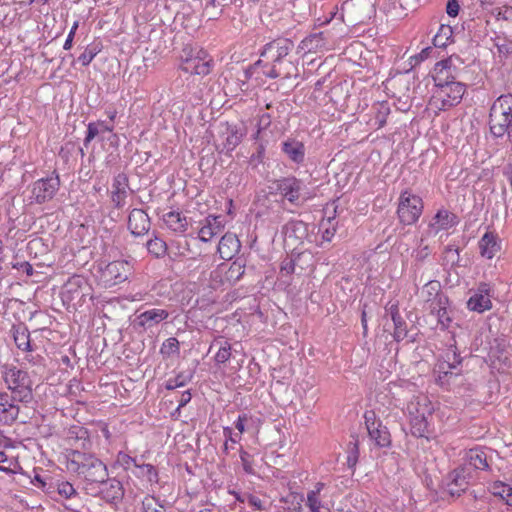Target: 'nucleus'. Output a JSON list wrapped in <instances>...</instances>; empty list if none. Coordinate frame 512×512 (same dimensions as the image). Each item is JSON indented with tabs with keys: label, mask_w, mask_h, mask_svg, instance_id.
<instances>
[{
	"label": "nucleus",
	"mask_w": 512,
	"mask_h": 512,
	"mask_svg": "<svg viewBox=\"0 0 512 512\" xmlns=\"http://www.w3.org/2000/svg\"><path fill=\"white\" fill-rule=\"evenodd\" d=\"M468 459L470 465H472L476 469L485 470L489 468L487 456L483 451H480L478 449H471L468 452Z\"/></svg>",
	"instance_id": "obj_36"
},
{
	"label": "nucleus",
	"mask_w": 512,
	"mask_h": 512,
	"mask_svg": "<svg viewBox=\"0 0 512 512\" xmlns=\"http://www.w3.org/2000/svg\"><path fill=\"white\" fill-rule=\"evenodd\" d=\"M467 307L472 311L483 313L492 308V302L489 297H486V295L475 293L469 298Z\"/></svg>",
	"instance_id": "obj_30"
},
{
	"label": "nucleus",
	"mask_w": 512,
	"mask_h": 512,
	"mask_svg": "<svg viewBox=\"0 0 512 512\" xmlns=\"http://www.w3.org/2000/svg\"><path fill=\"white\" fill-rule=\"evenodd\" d=\"M19 402L7 392H0V423L4 425L13 424L20 412Z\"/></svg>",
	"instance_id": "obj_11"
},
{
	"label": "nucleus",
	"mask_w": 512,
	"mask_h": 512,
	"mask_svg": "<svg viewBox=\"0 0 512 512\" xmlns=\"http://www.w3.org/2000/svg\"><path fill=\"white\" fill-rule=\"evenodd\" d=\"M276 190L291 204L298 205L303 183L301 180L290 176L275 181Z\"/></svg>",
	"instance_id": "obj_10"
},
{
	"label": "nucleus",
	"mask_w": 512,
	"mask_h": 512,
	"mask_svg": "<svg viewBox=\"0 0 512 512\" xmlns=\"http://www.w3.org/2000/svg\"><path fill=\"white\" fill-rule=\"evenodd\" d=\"M100 125L102 122H92L88 124L86 136L83 145L87 148L90 142L100 133Z\"/></svg>",
	"instance_id": "obj_47"
},
{
	"label": "nucleus",
	"mask_w": 512,
	"mask_h": 512,
	"mask_svg": "<svg viewBox=\"0 0 512 512\" xmlns=\"http://www.w3.org/2000/svg\"><path fill=\"white\" fill-rule=\"evenodd\" d=\"M492 489H493V491H492L493 495L499 496L503 500H505L506 499V495L505 494L508 493L506 491V489H509V485L504 484L502 482H496V483H494Z\"/></svg>",
	"instance_id": "obj_55"
},
{
	"label": "nucleus",
	"mask_w": 512,
	"mask_h": 512,
	"mask_svg": "<svg viewBox=\"0 0 512 512\" xmlns=\"http://www.w3.org/2000/svg\"><path fill=\"white\" fill-rule=\"evenodd\" d=\"M310 233V225L302 220L292 219L282 227L285 239L298 244H303L305 240L312 242Z\"/></svg>",
	"instance_id": "obj_9"
},
{
	"label": "nucleus",
	"mask_w": 512,
	"mask_h": 512,
	"mask_svg": "<svg viewBox=\"0 0 512 512\" xmlns=\"http://www.w3.org/2000/svg\"><path fill=\"white\" fill-rule=\"evenodd\" d=\"M96 484L97 487L94 485L88 492L91 496L98 497L111 506H117L122 502L125 489L121 481L107 476Z\"/></svg>",
	"instance_id": "obj_5"
},
{
	"label": "nucleus",
	"mask_w": 512,
	"mask_h": 512,
	"mask_svg": "<svg viewBox=\"0 0 512 512\" xmlns=\"http://www.w3.org/2000/svg\"><path fill=\"white\" fill-rule=\"evenodd\" d=\"M222 228L223 223L221 216L209 215L205 219V224L201 227V229L198 232L199 239L203 242H208L213 238V236L220 233Z\"/></svg>",
	"instance_id": "obj_21"
},
{
	"label": "nucleus",
	"mask_w": 512,
	"mask_h": 512,
	"mask_svg": "<svg viewBox=\"0 0 512 512\" xmlns=\"http://www.w3.org/2000/svg\"><path fill=\"white\" fill-rule=\"evenodd\" d=\"M129 181L125 173H119L113 179L111 200L116 208H122L127 196L126 189L128 188Z\"/></svg>",
	"instance_id": "obj_19"
},
{
	"label": "nucleus",
	"mask_w": 512,
	"mask_h": 512,
	"mask_svg": "<svg viewBox=\"0 0 512 512\" xmlns=\"http://www.w3.org/2000/svg\"><path fill=\"white\" fill-rule=\"evenodd\" d=\"M500 53L509 54L512 52V43L504 41L502 44H497Z\"/></svg>",
	"instance_id": "obj_64"
},
{
	"label": "nucleus",
	"mask_w": 512,
	"mask_h": 512,
	"mask_svg": "<svg viewBox=\"0 0 512 512\" xmlns=\"http://www.w3.org/2000/svg\"><path fill=\"white\" fill-rule=\"evenodd\" d=\"M448 63L449 60L438 62L435 68L437 73L436 76H434L435 85L438 87L437 95L434 96V103L440 101L441 105L437 106V108L443 111L458 105L466 90L465 84L454 81L453 76H442L444 74V70L448 68Z\"/></svg>",
	"instance_id": "obj_3"
},
{
	"label": "nucleus",
	"mask_w": 512,
	"mask_h": 512,
	"mask_svg": "<svg viewBox=\"0 0 512 512\" xmlns=\"http://www.w3.org/2000/svg\"><path fill=\"white\" fill-rule=\"evenodd\" d=\"M15 269H22L28 276H31L34 272L32 265L29 262H21L12 265Z\"/></svg>",
	"instance_id": "obj_61"
},
{
	"label": "nucleus",
	"mask_w": 512,
	"mask_h": 512,
	"mask_svg": "<svg viewBox=\"0 0 512 512\" xmlns=\"http://www.w3.org/2000/svg\"><path fill=\"white\" fill-rule=\"evenodd\" d=\"M13 337L16 346L23 351H31L30 332L26 327H14Z\"/></svg>",
	"instance_id": "obj_32"
},
{
	"label": "nucleus",
	"mask_w": 512,
	"mask_h": 512,
	"mask_svg": "<svg viewBox=\"0 0 512 512\" xmlns=\"http://www.w3.org/2000/svg\"><path fill=\"white\" fill-rule=\"evenodd\" d=\"M66 468L86 483L87 491L108 476V468L101 459L93 453L78 449L67 451Z\"/></svg>",
	"instance_id": "obj_1"
},
{
	"label": "nucleus",
	"mask_w": 512,
	"mask_h": 512,
	"mask_svg": "<svg viewBox=\"0 0 512 512\" xmlns=\"http://www.w3.org/2000/svg\"><path fill=\"white\" fill-rule=\"evenodd\" d=\"M391 319L394 324L393 337L395 341L400 342L405 339L408 335L407 323L399 313L397 304H392L389 308Z\"/></svg>",
	"instance_id": "obj_22"
},
{
	"label": "nucleus",
	"mask_w": 512,
	"mask_h": 512,
	"mask_svg": "<svg viewBox=\"0 0 512 512\" xmlns=\"http://www.w3.org/2000/svg\"><path fill=\"white\" fill-rule=\"evenodd\" d=\"M128 229L134 236L146 234L150 229V218L142 209H133L128 217Z\"/></svg>",
	"instance_id": "obj_13"
},
{
	"label": "nucleus",
	"mask_w": 512,
	"mask_h": 512,
	"mask_svg": "<svg viewBox=\"0 0 512 512\" xmlns=\"http://www.w3.org/2000/svg\"><path fill=\"white\" fill-rule=\"evenodd\" d=\"M129 264L126 261H113L106 265L103 276L113 285L120 284L128 279Z\"/></svg>",
	"instance_id": "obj_12"
},
{
	"label": "nucleus",
	"mask_w": 512,
	"mask_h": 512,
	"mask_svg": "<svg viewBox=\"0 0 512 512\" xmlns=\"http://www.w3.org/2000/svg\"><path fill=\"white\" fill-rule=\"evenodd\" d=\"M190 401H191V393H190V391L189 390L184 391L181 394V397H180V400H179V404H178V407H177V411H179L182 407L186 406Z\"/></svg>",
	"instance_id": "obj_63"
},
{
	"label": "nucleus",
	"mask_w": 512,
	"mask_h": 512,
	"mask_svg": "<svg viewBox=\"0 0 512 512\" xmlns=\"http://www.w3.org/2000/svg\"><path fill=\"white\" fill-rule=\"evenodd\" d=\"M169 312L165 309L153 308L139 314L136 318V325L143 329H150L160 322L166 320Z\"/></svg>",
	"instance_id": "obj_16"
},
{
	"label": "nucleus",
	"mask_w": 512,
	"mask_h": 512,
	"mask_svg": "<svg viewBox=\"0 0 512 512\" xmlns=\"http://www.w3.org/2000/svg\"><path fill=\"white\" fill-rule=\"evenodd\" d=\"M78 26H79L78 21H75L73 23L71 29H70V32H69V34L67 36L66 41L64 43L63 48L65 50H70L72 48L73 39H74L75 33H76L77 29H78Z\"/></svg>",
	"instance_id": "obj_57"
},
{
	"label": "nucleus",
	"mask_w": 512,
	"mask_h": 512,
	"mask_svg": "<svg viewBox=\"0 0 512 512\" xmlns=\"http://www.w3.org/2000/svg\"><path fill=\"white\" fill-rule=\"evenodd\" d=\"M146 246L148 252L155 256L156 258L163 257L167 252L166 242L158 237L150 239L147 242Z\"/></svg>",
	"instance_id": "obj_39"
},
{
	"label": "nucleus",
	"mask_w": 512,
	"mask_h": 512,
	"mask_svg": "<svg viewBox=\"0 0 512 512\" xmlns=\"http://www.w3.org/2000/svg\"><path fill=\"white\" fill-rule=\"evenodd\" d=\"M492 14L496 17L497 20H505L509 21L512 20V7L511 6H504L495 8L492 11Z\"/></svg>",
	"instance_id": "obj_49"
},
{
	"label": "nucleus",
	"mask_w": 512,
	"mask_h": 512,
	"mask_svg": "<svg viewBox=\"0 0 512 512\" xmlns=\"http://www.w3.org/2000/svg\"><path fill=\"white\" fill-rule=\"evenodd\" d=\"M422 211L423 201L419 196L411 194L408 190L401 193L397 209L401 223L404 225L414 224L419 219Z\"/></svg>",
	"instance_id": "obj_6"
},
{
	"label": "nucleus",
	"mask_w": 512,
	"mask_h": 512,
	"mask_svg": "<svg viewBox=\"0 0 512 512\" xmlns=\"http://www.w3.org/2000/svg\"><path fill=\"white\" fill-rule=\"evenodd\" d=\"M452 34L453 32L449 25H441L433 38V45L438 48H445Z\"/></svg>",
	"instance_id": "obj_40"
},
{
	"label": "nucleus",
	"mask_w": 512,
	"mask_h": 512,
	"mask_svg": "<svg viewBox=\"0 0 512 512\" xmlns=\"http://www.w3.org/2000/svg\"><path fill=\"white\" fill-rule=\"evenodd\" d=\"M136 471L139 473L138 477H144L150 483L158 482V472L151 464H138Z\"/></svg>",
	"instance_id": "obj_41"
},
{
	"label": "nucleus",
	"mask_w": 512,
	"mask_h": 512,
	"mask_svg": "<svg viewBox=\"0 0 512 512\" xmlns=\"http://www.w3.org/2000/svg\"><path fill=\"white\" fill-rule=\"evenodd\" d=\"M215 345L219 346L218 351H217V353L215 355V358H214L216 364L220 365V364L226 363L230 359V357L232 355V352H231L232 351V346H231V344L227 340H224L223 338H220V339L215 340L211 344L209 350L213 349V347Z\"/></svg>",
	"instance_id": "obj_29"
},
{
	"label": "nucleus",
	"mask_w": 512,
	"mask_h": 512,
	"mask_svg": "<svg viewBox=\"0 0 512 512\" xmlns=\"http://www.w3.org/2000/svg\"><path fill=\"white\" fill-rule=\"evenodd\" d=\"M446 257L451 260L452 263L458 261L459 250L453 246H447L445 248Z\"/></svg>",
	"instance_id": "obj_60"
},
{
	"label": "nucleus",
	"mask_w": 512,
	"mask_h": 512,
	"mask_svg": "<svg viewBox=\"0 0 512 512\" xmlns=\"http://www.w3.org/2000/svg\"><path fill=\"white\" fill-rule=\"evenodd\" d=\"M240 248L241 243L237 236L232 233H226L221 237L217 250L222 259L230 260L240 251Z\"/></svg>",
	"instance_id": "obj_17"
},
{
	"label": "nucleus",
	"mask_w": 512,
	"mask_h": 512,
	"mask_svg": "<svg viewBox=\"0 0 512 512\" xmlns=\"http://www.w3.org/2000/svg\"><path fill=\"white\" fill-rule=\"evenodd\" d=\"M2 377L14 399L29 404L33 401V381L28 372L16 366H3Z\"/></svg>",
	"instance_id": "obj_4"
},
{
	"label": "nucleus",
	"mask_w": 512,
	"mask_h": 512,
	"mask_svg": "<svg viewBox=\"0 0 512 512\" xmlns=\"http://www.w3.org/2000/svg\"><path fill=\"white\" fill-rule=\"evenodd\" d=\"M76 439L77 440H83L82 448L88 449L90 445V441L88 439V431L85 428L80 427L78 429V432H76Z\"/></svg>",
	"instance_id": "obj_58"
},
{
	"label": "nucleus",
	"mask_w": 512,
	"mask_h": 512,
	"mask_svg": "<svg viewBox=\"0 0 512 512\" xmlns=\"http://www.w3.org/2000/svg\"><path fill=\"white\" fill-rule=\"evenodd\" d=\"M99 52L100 48L97 44L89 45L86 47L85 51L78 57V61L83 66H88Z\"/></svg>",
	"instance_id": "obj_44"
},
{
	"label": "nucleus",
	"mask_w": 512,
	"mask_h": 512,
	"mask_svg": "<svg viewBox=\"0 0 512 512\" xmlns=\"http://www.w3.org/2000/svg\"><path fill=\"white\" fill-rule=\"evenodd\" d=\"M210 61L200 62V59L197 58L195 75H208L210 73Z\"/></svg>",
	"instance_id": "obj_54"
},
{
	"label": "nucleus",
	"mask_w": 512,
	"mask_h": 512,
	"mask_svg": "<svg viewBox=\"0 0 512 512\" xmlns=\"http://www.w3.org/2000/svg\"><path fill=\"white\" fill-rule=\"evenodd\" d=\"M431 52H432V48L426 47V48L422 49V51L420 53L412 56L411 61H414V64L417 65L420 62H422L423 60L427 59Z\"/></svg>",
	"instance_id": "obj_59"
},
{
	"label": "nucleus",
	"mask_w": 512,
	"mask_h": 512,
	"mask_svg": "<svg viewBox=\"0 0 512 512\" xmlns=\"http://www.w3.org/2000/svg\"><path fill=\"white\" fill-rule=\"evenodd\" d=\"M456 216L447 210H439L433 217L430 226L436 231L449 229L456 224Z\"/></svg>",
	"instance_id": "obj_26"
},
{
	"label": "nucleus",
	"mask_w": 512,
	"mask_h": 512,
	"mask_svg": "<svg viewBox=\"0 0 512 512\" xmlns=\"http://www.w3.org/2000/svg\"><path fill=\"white\" fill-rule=\"evenodd\" d=\"M245 273V263L241 260H235L225 272V280L234 284L239 281Z\"/></svg>",
	"instance_id": "obj_33"
},
{
	"label": "nucleus",
	"mask_w": 512,
	"mask_h": 512,
	"mask_svg": "<svg viewBox=\"0 0 512 512\" xmlns=\"http://www.w3.org/2000/svg\"><path fill=\"white\" fill-rule=\"evenodd\" d=\"M364 417L368 434L376 446L380 448L389 447L391 445V435L388 428L381 421L375 420L373 411L366 412Z\"/></svg>",
	"instance_id": "obj_7"
},
{
	"label": "nucleus",
	"mask_w": 512,
	"mask_h": 512,
	"mask_svg": "<svg viewBox=\"0 0 512 512\" xmlns=\"http://www.w3.org/2000/svg\"><path fill=\"white\" fill-rule=\"evenodd\" d=\"M179 352V341L175 337H170L166 339L160 348V353L165 358H168L175 354H179Z\"/></svg>",
	"instance_id": "obj_42"
},
{
	"label": "nucleus",
	"mask_w": 512,
	"mask_h": 512,
	"mask_svg": "<svg viewBox=\"0 0 512 512\" xmlns=\"http://www.w3.org/2000/svg\"><path fill=\"white\" fill-rule=\"evenodd\" d=\"M441 285L439 281H429L423 288V293H427L426 302H430V306L438 304V297L445 296L440 292Z\"/></svg>",
	"instance_id": "obj_35"
},
{
	"label": "nucleus",
	"mask_w": 512,
	"mask_h": 512,
	"mask_svg": "<svg viewBox=\"0 0 512 512\" xmlns=\"http://www.w3.org/2000/svg\"><path fill=\"white\" fill-rule=\"evenodd\" d=\"M296 260L293 258H286L282 261L280 272L283 275H291L295 272Z\"/></svg>",
	"instance_id": "obj_51"
},
{
	"label": "nucleus",
	"mask_w": 512,
	"mask_h": 512,
	"mask_svg": "<svg viewBox=\"0 0 512 512\" xmlns=\"http://www.w3.org/2000/svg\"><path fill=\"white\" fill-rule=\"evenodd\" d=\"M460 5L458 0H448L446 3V13L450 17H456L459 13Z\"/></svg>",
	"instance_id": "obj_56"
},
{
	"label": "nucleus",
	"mask_w": 512,
	"mask_h": 512,
	"mask_svg": "<svg viewBox=\"0 0 512 512\" xmlns=\"http://www.w3.org/2000/svg\"><path fill=\"white\" fill-rule=\"evenodd\" d=\"M306 504L311 512H321L320 509L323 507L322 502L320 500V495L310 492L307 493Z\"/></svg>",
	"instance_id": "obj_48"
},
{
	"label": "nucleus",
	"mask_w": 512,
	"mask_h": 512,
	"mask_svg": "<svg viewBox=\"0 0 512 512\" xmlns=\"http://www.w3.org/2000/svg\"><path fill=\"white\" fill-rule=\"evenodd\" d=\"M479 249L483 257L492 259L500 249L496 236L489 232L485 233L479 241Z\"/></svg>",
	"instance_id": "obj_25"
},
{
	"label": "nucleus",
	"mask_w": 512,
	"mask_h": 512,
	"mask_svg": "<svg viewBox=\"0 0 512 512\" xmlns=\"http://www.w3.org/2000/svg\"><path fill=\"white\" fill-rule=\"evenodd\" d=\"M512 124L511 116H504L503 112H497L490 109L489 127L491 134L496 137H502L506 132L509 133Z\"/></svg>",
	"instance_id": "obj_14"
},
{
	"label": "nucleus",
	"mask_w": 512,
	"mask_h": 512,
	"mask_svg": "<svg viewBox=\"0 0 512 512\" xmlns=\"http://www.w3.org/2000/svg\"><path fill=\"white\" fill-rule=\"evenodd\" d=\"M447 491L452 497H459L468 488V479L465 469H455L449 474Z\"/></svg>",
	"instance_id": "obj_18"
},
{
	"label": "nucleus",
	"mask_w": 512,
	"mask_h": 512,
	"mask_svg": "<svg viewBox=\"0 0 512 512\" xmlns=\"http://www.w3.org/2000/svg\"><path fill=\"white\" fill-rule=\"evenodd\" d=\"M294 43L288 38H277L264 46L261 57L256 65L263 61L271 64L269 70L263 73L269 78H291L297 76V68L292 61L287 59L289 53L293 50Z\"/></svg>",
	"instance_id": "obj_2"
},
{
	"label": "nucleus",
	"mask_w": 512,
	"mask_h": 512,
	"mask_svg": "<svg viewBox=\"0 0 512 512\" xmlns=\"http://www.w3.org/2000/svg\"><path fill=\"white\" fill-rule=\"evenodd\" d=\"M430 417H412L410 418V431L414 437L429 439L431 434L429 430Z\"/></svg>",
	"instance_id": "obj_27"
},
{
	"label": "nucleus",
	"mask_w": 512,
	"mask_h": 512,
	"mask_svg": "<svg viewBox=\"0 0 512 512\" xmlns=\"http://www.w3.org/2000/svg\"><path fill=\"white\" fill-rule=\"evenodd\" d=\"M197 58H187L180 66L185 73L195 74Z\"/></svg>",
	"instance_id": "obj_53"
},
{
	"label": "nucleus",
	"mask_w": 512,
	"mask_h": 512,
	"mask_svg": "<svg viewBox=\"0 0 512 512\" xmlns=\"http://www.w3.org/2000/svg\"><path fill=\"white\" fill-rule=\"evenodd\" d=\"M231 0H209L203 10V16L208 20H216L222 14V8L228 6Z\"/></svg>",
	"instance_id": "obj_31"
},
{
	"label": "nucleus",
	"mask_w": 512,
	"mask_h": 512,
	"mask_svg": "<svg viewBox=\"0 0 512 512\" xmlns=\"http://www.w3.org/2000/svg\"><path fill=\"white\" fill-rule=\"evenodd\" d=\"M55 489L60 496L66 499H69L78 494L74 486L67 481L57 482Z\"/></svg>",
	"instance_id": "obj_46"
},
{
	"label": "nucleus",
	"mask_w": 512,
	"mask_h": 512,
	"mask_svg": "<svg viewBox=\"0 0 512 512\" xmlns=\"http://www.w3.org/2000/svg\"><path fill=\"white\" fill-rule=\"evenodd\" d=\"M282 152L296 164H301L305 160V146L294 138H288L282 143Z\"/></svg>",
	"instance_id": "obj_20"
},
{
	"label": "nucleus",
	"mask_w": 512,
	"mask_h": 512,
	"mask_svg": "<svg viewBox=\"0 0 512 512\" xmlns=\"http://www.w3.org/2000/svg\"><path fill=\"white\" fill-rule=\"evenodd\" d=\"M116 464L125 471H131L135 476H139V473L136 471V466H138L136 458L120 451L116 457Z\"/></svg>",
	"instance_id": "obj_37"
},
{
	"label": "nucleus",
	"mask_w": 512,
	"mask_h": 512,
	"mask_svg": "<svg viewBox=\"0 0 512 512\" xmlns=\"http://www.w3.org/2000/svg\"><path fill=\"white\" fill-rule=\"evenodd\" d=\"M429 254H430V250H429L428 246L420 248L415 253V260L418 262H423L428 257Z\"/></svg>",
	"instance_id": "obj_62"
},
{
	"label": "nucleus",
	"mask_w": 512,
	"mask_h": 512,
	"mask_svg": "<svg viewBox=\"0 0 512 512\" xmlns=\"http://www.w3.org/2000/svg\"><path fill=\"white\" fill-rule=\"evenodd\" d=\"M353 439L354 441H350L348 445L347 465L349 468L355 467L359 457L358 440L354 437Z\"/></svg>",
	"instance_id": "obj_45"
},
{
	"label": "nucleus",
	"mask_w": 512,
	"mask_h": 512,
	"mask_svg": "<svg viewBox=\"0 0 512 512\" xmlns=\"http://www.w3.org/2000/svg\"><path fill=\"white\" fill-rule=\"evenodd\" d=\"M375 108L377 109L375 113V125L377 129H380L386 124L390 108L387 102L378 103Z\"/></svg>",
	"instance_id": "obj_43"
},
{
	"label": "nucleus",
	"mask_w": 512,
	"mask_h": 512,
	"mask_svg": "<svg viewBox=\"0 0 512 512\" xmlns=\"http://www.w3.org/2000/svg\"><path fill=\"white\" fill-rule=\"evenodd\" d=\"M59 177L50 176L39 179L33 184L32 195L36 203L43 204L51 200L59 190Z\"/></svg>",
	"instance_id": "obj_8"
},
{
	"label": "nucleus",
	"mask_w": 512,
	"mask_h": 512,
	"mask_svg": "<svg viewBox=\"0 0 512 512\" xmlns=\"http://www.w3.org/2000/svg\"><path fill=\"white\" fill-rule=\"evenodd\" d=\"M448 303V298L446 296L438 297V304L434 306H429L431 314L437 316L438 323L442 325L443 328H447L449 323L451 322V318L448 315L446 304Z\"/></svg>",
	"instance_id": "obj_28"
},
{
	"label": "nucleus",
	"mask_w": 512,
	"mask_h": 512,
	"mask_svg": "<svg viewBox=\"0 0 512 512\" xmlns=\"http://www.w3.org/2000/svg\"><path fill=\"white\" fill-rule=\"evenodd\" d=\"M226 139L224 142V148L227 151H233L242 141L245 135V129L239 125H227L226 128Z\"/></svg>",
	"instance_id": "obj_24"
},
{
	"label": "nucleus",
	"mask_w": 512,
	"mask_h": 512,
	"mask_svg": "<svg viewBox=\"0 0 512 512\" xmlns=\"http://www.w3.org/2000/svg\"><path fill=\"white\" fill-rule=\"evenodd\" d=\"M186 384L185 376L180 373L174 378H170L166 381L165 388L167 390H174L178 387H183Z\"/></svg>",
	"instance_id": "obj_50"
},
{
	"label": "nucleus",
	"mask_w": 512,
	"mask_h": 512,
	"mask_svg": "<svg viewBox=\"0 0 512 512\" xmlns=\"http://www.w3.org/2000/svg\"><path fill=\"white\" fill-rule=\"evenodd\" d=\"M166 226L174 232L184 233L188 228V220L178 211H170L163 216Z\"/></svg>",
	"instance_id": "obj_23"
},
{
	"label": "nucleus",
	"mask_w": 512,
	"mask_h": 512,
	"mask_svg": "<svg viewBox=\"0 0 512 512\" xmlns=\"http://www.w3.org/2000/svg\"><path fill=\"white\" fill-rule=\"evenodd\" d=\"M409 417H432L434 412L433 404L427 396L421 395L414 397L407 404Z\"/></svg>",
	"instance_id": "obj_15"
},
{
	"label": "nucleus",
	"mask_w": 512,
	"mask_h": 512,
	"mask_svg": "<svg viewBox=\"0 0 512 512\" xmlns=\"http://www.w3.org/2000/svg\"><path fill=\"white\" fill-rule=\"evenodd\" d=\"M231 493L235 496V498L238 502H241V503L247 502L255 510L262 511L265 509V507L262 503V500L254 494L240 493V492H236V491H232Z\"/></svg>",
	"instance_id": "obj_38"
},
{
	"label": "nucleus",
	"mask_w": 512,
	"mask_h": 512,
	"mask_svg": "<svg viewBox=\"0 0 512 512\" xmlns=\"http://www.w3.org/2000/svg\"><path fill=\"white\" fill-rule=\"evenodd\" d=\"M250 457H251L250 454L241 448L240 459L242 462L243 469L247 474H254V470L252 467V463L250 461Z\"/></svg>",
	"instance_id": "obj_52"
},
{
	"label": "nucleus",
	"mask_w": 512,
	"mask_h": 512,
	"mask_svg": "<svg viewBox=\"0 0 512 512\" xmlns=\"http://www.w3.org/2000/svg\"><path fill=\"white\" fill-rule=\"evenodd\" d=\"M494 111L497 112H503V115L505 116H511L512 117V95L511 94H505L499 96L494 103L492 104L491 108Z\"/></svg>",
	"instance_id": "obj_34"
}]
</instances>
